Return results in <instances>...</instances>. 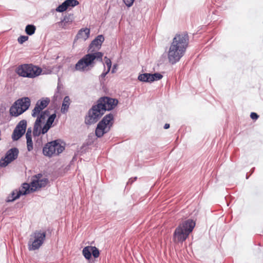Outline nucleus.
<instances>
[{"label":"nucleus","mask_w":263,"mask_h":263,"mask_svg":"<svg viewBox=\"0 0 263 263\" xmlns=\"http://www.w3.org/2000/svg\"><path fill=\"white\" fill-rule=\"evenodd\" d=\"M104 40V36L100 34L91 42L88 49L89 53L78 61L74 66V70L82 72L90 70L95 67L96 62L103 63V53L97 51L101 48Z\"/></svg>","instance_id":"1"},{"label":"nucleus","mask_w":263,"mask_h":263,"mask_svg":"<svg viewBox=\"0 0 263 263\" xmlns=\"http://www.w3.org/2000/svg\"><path fill=\"white\" fill-rule=\"evenodd\" d=\"M118 100L107 96L100 98L88 110L85 118V123L90 125L98 121L106 111L114 109L118 105Z\"/></svg>","instance_id":"2"},{"label":"nucleus","mask_w":263,"mask_h":263,"mask_svg":"<svg viewBox=\"0 0 263 263\" xmlns=\"http://www.w3.org/2000/svg\"><path fill=\"white\" fill-rule=\"evenodd\" d=\"M189 43V37L186 32L176 34L168 51V60L174 65L184 55Z\"/></svg>","instance_id":"3"},{"label":"nucleus","mask_w":263,"mask_h":263,"mask_svg":"<svg viewBox=\"0 0 263 263\" xmlns=\"http://www.w3.org/2000/svg\"><path fill=\"white\" fill-rule=\"evenodd\" d=\"M195 222L188 219L180 223L176 228L173 234V240L175 242H182L188 237L195 226Z\"/></svg>","instance_id":"4"},{"label":"nucleus","mask_w":263,"mask_h":263,"mask_svg":"<svg viewBox=\"0 0 263 263\" xmlns=\"http://www.w3.org/2000/svg\"><path fill=\"white\" fill-rule=\"evenodd\" d=\"M114 115L109 113L105 115L98 123L95 130V135L98 138H101L108 133L114 124Z\"/></svg>","instance_id":"5"},{"label":"nucleus","mask_w":263,"mask_h":263,"mask_svg":"<svg viewBox=\"0 0 263 263\" xmlns=\"http://www.w3.org/2000/svg\"><path fill=\"white\" fill-rule=\"evenodd\" d=\"M30 106L28 97H23L15 101L10 107L9 112L11 116L18 117L26 111Z\"/></svg>","instance_id":"6"},{"label":"nucleus","mask_w":263,"mask_h":263,"mask_svg":"<svg viewBox=\"0 0 263 263\" xmlns=\"http://www.w3.org/2000/svg\"><path fill=\"white\" fill-rule=\"evenodd\" d=\"M20 76L33 78L39 76L42 70L41 68L32 64H23L18 66L15 70Z\"/></svg>","instance_id":"7"},{"label":"nucleus","mask_w":263,"mask_h":263,"mask_svg":"<svg viewBox=\"0 0 263 263\" xmlns=\"http://www.w3.org/2000/svg\"><path fill=\"white\" fill-rule=\"evenodd\" d=\"M61 140L57 139L47 143L43 148V154L49 157L59 155L65 149L61 143Z\"/></svg>","instance_id":"8"},{"label":"nucleus","mask_w":263,"mask_h":263,"mask_svg":"<svg viewBox=\"0 0 263 263\" xmlns=\"http://www.w3.org/2000/svg\"><path fill=\"white\" fill-rule=\"evenodd\" d=\"M46 236L45 232L35 231L30 236L28 241V249L29 250L38 249L43 243Z\"/></svg>","instance_id":"9"},{"label":"nucleus","mask_w":263,"mask_h":263,"mask_svg":"<svg viewBox=\"0 0 263 263\" xmlns=\"http://www.w3.org/2000/svg\"><path fill=\"white\" fill-rule=\"evenodd\" d=\"M18 153L19 151L16 147H13L9 149L6 152L5 158H2L0 160V167H6L8 164L16 159Z\"/></svg>","instance_id":"10"},{"label":"nucleus","mask_w":263,"mask_h":263,"mask_svg":"<svg viewBox=\"0 0 263 263\" xmlns=\"http://www.w3.org/2000/svg\"><path fill=\"white\" fill-rule=\"evenodd\" d=\"M27 127V121L25 120H22L18 123L14 128L12 135V139L13 141H17L20 139L25 134Z\"/></svg>","instance_id":"11"},{"label":"nucleus","mask_w":263,"mask_h":263,"mask_svg":"<svg viewBox=\"0 0 263 263\" xmlns=\"http://www.w3.org/2000/svg\"><path fill=\"white\" fill-rule=\"evenodd\" d=\"M49 98H43L39 100L35 104L34 109L32 110L31 115L33 117H36L40 112L45 109L50 103Z\"/></svg>","instance_id":"12"},{"label":"nucleus","mask_w":263,"mask_h":263,"mask_svg":"<svg viewBox=\"0 0 263 263\" xmlns=\"http://www.w3.org/2000/svg\"><path fill=\"white\" fill-rule=\"evenodd\" d=\"M73 21V14H68L66 15L61 21L56 23L60 28L64 29H67Z\"/></svg>","instance_id":"13"},{"label":"nucleus","mask_w":263,"mask_h":263,"mask_svg":"<svg viewBox=\"0 0 263 263\" xmlns=\"http://www.w3.org/2000/svg\"><path fill=\"white\" fill-rule=\"evenodd\" d=\"M48 179L47 178H43L42 179H32L31 182V185L32 187H34L35 189L45 187L48 182Z\"/></svg>","instance_id":"14"},{"label":"nucleus","mask_w":263,"mask_h":263,"mask_svg":"<svg viewBox=\"0 0 263 263\" xmlns=\"http://www.w3.org/2000/svg\"><path fill=\"white\" fill-rule=\"evenodd\" d=\"M90 35V29L87 28H81L76 35V39L87 40Z\"/></svg>","instance_id":"15"},{"label":"nucleus","mask_w":263,"mask_h":263,"mask_svg":"<svg viewBox=\"0 0 263 263\" xmlns=\"http://www.w3.org/2000/svg\"><path fill=\"white\" fill-rule=\"evenodd\" d=\"M71 101L69 96H65L63 99L61 111L62 114H66L69 109Z\"/></svg>","instance_id":"16"},{"label":"nucleus","mask_w":263,"mask_h":263,"mask_svg":"<svg viewBox=\"0 0 263 263\" xmlns=\"http://www.w3.org/2000/svg\"><path fill=\"white\" fill-rule=\"evenodd\" d=\"M21 191H17V190H14L12 192L10 195L8 196L7 198L6 201L10 202L14 201L15 200L19 198L21 196Z\"/></svg>","instance_id":"17"},{"label":"nucleus","mask_w":263,"mask_h":263,"mask_svg":"<svg viewBox=\"0 0 263 263\" xmlns=\"http://www.w3.org/2000/svg\"><path fill=\"white\" fill-rule=\"evenodd\" d=\"M152 73H144L138 76V80L140 81L147 83H152Z\"/></svg>","instance_id":"18"},{"label":"nucleus","mask_w":263,"mask_h":263,"mask_svg":"<svg viewBox=\"0 0 263 263\" xmlns=\"http://www.w3.org/2000/svg\"><path fill=\"white\" fill-rule=\"evenodd\" d=\"M41 123H42L38 120L35 121L33 130V135L34 137H38L42 134Z\"/></svg>","instance_id":"19"},{"label":"nucleus","mask_w":263,"mask_h":263,"mask_svg":"<svg viewBox=\"0 0 263 263\" xmlns=\"http://www.w3.org/2000/svg\"><path fill=\"white\" fill-rule=\"evenodd\" d=\"M33 187H30V185L27 183H24L22 185V190L21 191V195H25L29 194L30 192H34L36 189H33Z\"/></svg>","instance_id":"20"},{"label":"nucleus","mask_w":263,"mask_h":263,"mask_svg":"<svg viewBox=\"0 0 263 263\" xmlns=\"http://www.w3.org/2000/svg\"><path fill=\"white\" fill-rule=\"evenodd\" d=\"M50 115L49 111L47 109L44 111H41L39 114L37 115V118L36 120H38L39 122L42 123V120H45L47 117H49Z\"/></svg>","instance_id":"21"},{"label":"nucleus","mask_w":263,"mask_h":263,"mask_svg":"<svg viewBox=\"0 0 263 263\" xmlns=\"http://www.w3.org/2000/svg\"><path fill=\"white\" fill-rule=\"evenodd\" d=\"M82 253L86 259H90L91 258V246H86L84 247L82 250Z\"/></svg>","instance_id":"22"},{"label":"nucleus","mask_w":263,"mask_h":263,"mask_svg":"<svg viewBox=\"0 0 263 263\" xmlns=\"http://www.w3.org/2000/svg\"><path fill=\"white\" fill-rule=\"evenodd\" d=\"M36 30V27L34 25L29 24L26 26L25 32L29 35H33Z\"/></svg>","instance_id":"23"},{"label":"nucleus","mask_w":263,"mask_h":263,"mask_svg":"<svg viewBox=\"0 0 263 263\" xmlns=\"http://www.w3.org/2000/svg\"><path fill=\"white\" fill-rule=\"evenodd\" d=\"M64 2L67 9L69 7L73 8L79 4V2L77 0H66Z\"/></svg>","instance_id":"24"},{"label":"nucleus","mask_w":263,"mask_h":263,"mask_svg":"<svg viewBox=\"0 0 263 263\" xmlns=\"http://www.w3.org/2000/svg\"><path fill=\"white\" fill-rule=\"evenodd\" d=\"M91 255H92L95 258H98L100 255V251L99 249L95 246H91Z\"/></svg>","instance_id":"25"},{"label":"nucleus","mask_w":263,"mask_h":263,"mask_svg":"<svg viewBox=\"0 0 263 263\" xmlns=\"http://www.w3.org/2000/svg\"><path fill=\"white\" fill-rule=\"evenodd\" d=\"M163 78V75L160 73L156 72L154 73H152V82H154L155 81H158L161 80Z\"/></svg>","instance_id":"26"},{"label":"nucleus","mask_w":263,"mask_h":263,"mask_svg":"<svg viewBox=\"0 0 263 263\" xmlns=\"http://www.w3.org/2000/svg\"><path fill=\"white\" fill-rule=\"evenodd\" d=\"M27 150L30 152L33 149V142L32 137L26 138Z\"/></svg>","instance_id":"27"},{"label":"nucleus","mask_w":263,"mask_h":263,"mask_svg":"<svg viewBox=\"0 0 263 263\" xmlns=\"http://www.w3.org/2000/svg\"><path fill=\"white\" fill-rule=\"evenodd\" d=\"M67 9L65 2L62 3L55 9L56 11L59 12H63Z\"/></svg>","instance_id":"28"},{"label":"nucleus","mask_w":263,"mask_h":263,"mask_svg":"<svg viewBox=\"0 0 263 263\" xmlns=\"http://www.w3.org/2000/svg\"><path fill=\"white\" fill-rule=\"evenodd\" d=\"M60 90H61V86L60 85L59 83H58L56 92L53 97V100L54 101H57L59 98H60V95H61V93L60 92Z\"/></svg>","instance_id":"29"},{"label":"nucleus","mask_w":263,"mask_h":263,"mask_svg":"<svg viewBox=\"0 0 263 263\" xmlns=\"http://www.w3.org/2000/svg\"><path fill=\"white\" fill-rule=\"evenodd\" d=\"M55 118H56V114L55 113H54L52 115H50L48 118L47 121H46V123L52 126V124L53 123Z\"/></svg>","instance_id":"30"},{"label":"nucleus","mask_w":263,"mask_h":263,"mask_svg":"<svg viewBox=\"0 0 263 263\" xmlns=\"http://www.w3.org/2000/svg\"><path fill=\"white\" fill-rule=\"evenodd\" d=\"M29 37L27 35H21L17 39L18 42L22 44L25 42L27 41L28 40Z\"/></svg>","instance_id":"31"},{"label":"nucleus","mask_w":263,"mask_h":263,"mask_svg":"<svg viewBox=\"0 0 263 263\" xmlns=\"http://www.w3.org/2000/svg\"><path fill=\"white\" fill-rule=\"evenodd\" d=\"M104 60H105V64L106 65V66L107 67V70L108 71H110L111 67V61L110 59L108 58L107 57H105Z\"/></svg>","instance_id":"32"},{"label":"nucleus","mask_w":263,"mask_h":263,"mask_svg":"<svg viewBox=\"0 0 263 263\" xmlns=\"http://www.w3.org/2000/svg\"><path fill=\"white\" fill-rule=\"evenodd\" d=\"M52 126L48 124L47 123H45V124L44 125L43 127L42 128V134H45L46 133L49 129L51 128Z\"/></svg>","instance_id":"33"},{"label":"nucleus","mask_w":263,"mask_h":263,"mask_svg":"<svg viewBox=\"0 0 263 263\" xmlns=\"http://www.w3.org/2000/svg\"><path fill=\"white\" fill-rule=\"evenodd\" d=\"M124 4L126 5V6L128 7H131L135 0H123Z\"/></svg>","instance_id":"34"},{"label":"nucleus","mask_w":263,"mask_h":263,"mask_svg":"<svg viewBox=\"0 0 263 263\" xmlns=\"http://www.w3.org/2000/svg\"><path fill=\"white\" fill-rule=\"evenodd\" d=\"M250 117L253 120H257L259 118V116L256 112H252L250 114Z\"/></svg>","instance_id":"35"},{"label":"nucleus","mask_w":263,"mask_h":263,"mask_svg":"<svg viewBox=\"0 0 263 263\" xmlns=\"http://www.w3.org/2000/svg\"><path fill=\"white\" fill-rule=\"evenodd\" d=\"M31 133H32L31 128V127L28 128L27 130V133L26 134V138L31 137Z\"/></svg>","instance_id":"36"},{"label":"nucleus","mask_w":263,"mask_h":263,"mask_svg":"<svg viewBox=\"0 0 263 263\" xmlns=\"http://www.w3.org/2000/svg\"><path fill=\"white\" fill-rule=\"evenodd\" d=\"M109 71L108 70L106 71H103L99 77L100 79H104Z\"/></svg>","instance_id":"37"},{"label":"nucleus","mask_w":263,"mask_h":263,"mask_svg":"<svg viewBox=\"0 0 263 263\" xmlns=\"http://www.w3.org/2000/svg\"><path fill=\"white\" fill-rule=\"evenodd\" d=\"M137 177H135L134 178H130L127 182V184H132L135 181H136L137 180Z\"/></svg>","instance_id":"38"},{"label":"nucleus","mask_w":263,"mask_h":263,"mask_svg":"<svg viewBox=\"0 0 263 263\" xmlns=\"http://www.w3.org/2000/svg\"><path fill=\"white\" fill-rule=\"evenodd\" d=\"M42 177V175L41 174H38L37 175H35L34 176H33V179H39V180H40V179H41Z\"/></svg>","instance_id":"39"},{"label":"nucleus","mask_w":263,"mask_h":263,"mask_svg":"<svg viewBox=\"0 0 263 263\" xmlns=\"http://www.w3.org/2000/svg\"><path fill=\"white\" fill-rule=\"evenodd\" d=\"M170 124H168V123H166V124H165V125H164V129H166L169 128H170Z\"/></svg>","instance_id":"40"},{"label":"nucleus","mask_w":263,"mask_h":263,"mask_svg":"<svg viewBox=\"0 0 263 263\" xmlns=\"http://www.w3.org/2000/svg\"><path fill=\"white\" fill-rule=\"evenodd\" d=\"M116 67V65H114V66H113L112 71H111L112 73H114L115 72V69Z\"/></svg>","instance_id":"41"},{"label":"nucleus","mask_w":263,"mask_h":263,"mask_svg":"<svg viewBox=\"0 0 263 263\" xmlns=\"http://www.w3.org/2000/svg\"><path fill=\"white\" fill-rule=\"evenodd\" d=\"M254 170H255V167H253L251 169V173H253V172L254 171Z\"/></svg>","instance_id":"42"},{"label":"nucleus","mask_w":263,"mask_h":263,"mask_svg":"<svg viewBox=\"0 0 263 263\" xmlns=\"http://www.w3.org/2000/svg\"><path fill=\"white\" fill-rule=\"evenodd\" d=\"M246 178H247V179H248V178H249V176H248V174H247V175H246Z\"/></svg>","instance_id":"43"}]
</instances>
